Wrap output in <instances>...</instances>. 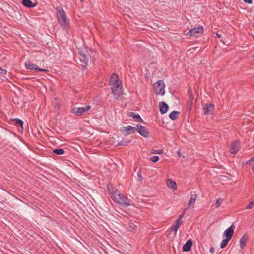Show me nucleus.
Returning a JSON list of instances; mask_svg holds the SVG:
<instances>
[{
  "instance_id": "aec40b11",
  "label": "nucleus",
  "mask_w": 254,
  "mask_h": 254,
  "mask_svg": "<svg viewBox=\"0 0 254 254\" xmlns=\"http://www.w3.org/2000/svg\"><path fill=\"white\" fill-rule=\"evenodd\" d=\"M248 240V236L244 234L240 240V246L242 249H244L246 246V242Z\"/></svg>"
},
{
  "instance_id": "4468645a",
  "label": "nucleus",
  "mask_w": 254,
  "mask_h": 254,
  "mask_svg": "<svg viewBox=\"0 0 254 254\" xmlns=\"http://www.w3.org/2000/svg\"><path fill=\"white\" fill-rule=\"evenodd\" d=\"M214 106L212 104H206L203 108L204 113L205 115H211L213 113Z\"/></svg>"
},
{
  "instance_id": "4be33fe9",
  "label": "nucleus",
  "mask_w": 254,
  "mask_h": 254,
  "mask_svg": "<svg viewBox=\"0 0 254 254\" xmlns=\"http://www.w3.org/2000/svg\"><path fill=\"white\" fill-rule=\"evenodd\" d=\"M179 114V111H174L170 113L169 117L171 120H175L178 118Z\"/></svg>"
},
{
  "instance_id": "7ed1b4c3",
  "label": "nucleus",
  "mask_w": 254,
  "mask_h": 254,
  "mask_svg": "<svg viewBox=\"0 0 254 254\" xmlns=\"http://www.w3.org/2000/svg\"><path fill=\"white\" fill-rule=\"evenodd\" d=\"M156 94L163 95L165 93V84L163 80L156 82L153 85Z\"/></svg>"
},
{
  "instance_id": "f03ea898",
  "label": "nucleus",
  "mask_w": 254,
  "mask_h": 254,
  "mask_svg": "<svg viewBox=\"0 0 254 254\" xmlns=\"http://www.w3.org/2000/svg\"><path fill=\"white\" fill-rule=\"evenodd\" d=\"M57 18L60 24L61 27L64 30H68L70 27L69 21L66 15L65 12L61 6L56 8Z\"/></svg>"
},
{
  "instance_id": "f704fd0d",
  "label": "nucleus",
  "mask_w": 254,
  "mask_h": 254,
  "mask_svg": "<svg viewBox=\"0 0 254 254\" xmlns=\"http://www.w3.org/2000/svg\"><path fill=\"white\" fill-rule=\"evenodd\" d=\"M7 73V71L5 69H2L0 67V74L1 75H5Z\"/></svg>"
},
{
  "instance_id": "f3484780",
  "label": "nucleus",
  "mask_w": 254,
  "mask_h": 254,
  "mask_svg": "<svg viewBox=\"0 0 254 254\" xmlns=\"http://www.w3.org/2000/svg\"><path fill=\"white\" fill-rule=\"evenodd\" d=\"M159 106L160 108V112L162 114H165L169 109L168 105L164 102H160Z\"/></svg>"
},
{
  "instance_id": "0eeeda50",
  "label": "nucleus",
  "mask_w": 254,
  "mask_h": 254,
  "mask_svg": "<svg viewBox=\"0 0 254 254\" xmlns=\"http://www.w3.org/2000/svg\"><path fill=\"white\" fill-rule=\"evenodd\" d=\"M124 136L135 134L136 132V127L130 125L122 127L120 129Z\"/></svg>"
},
{
  "instance_id": "a19ab883",
  "label": "nucleus",
  "mask_w": 254,
  "mask_h": 254,
  "mask_svg": "<svg viewBox=\"0 0 254 254\" xmlns=\"http://www.w3.org/2000/svg\"><path fill=\"white\" fill-rule=\"evenodd\" d=\"M216 34H217V36L218 37H221V35H219V34H218V33H217Z\"/></svg>"
},
{
  "instance_id": "20e7f679",
  "label": "nucleus",
  "mask_w": 254,
  "mask_h": 254,
  "mask_svg": "<svg viewBox=\"0 0 254 254\" xmlns=\"http://www.w3.org/2000/svg\"><path fill=\"white\" fill-rule=\"evenodd\" d=\"M87 51L83 49L78 50L79 59L82 66H86L89 61V56L87 54Z\"/></svg>"
},
{
  "instance_id": "f8f14e48",
  "label": "nucleus",
  "mask_w": 254,
  "mask_h": 254,
  "mask_svg": "<svg viewBox=\"0 0 254 254\" xmlns=\"http://www.w3.org/2000/svg\"><path fill=\"white\" fill-rule=\"evenodd\" d=\"M234 233V226L232 224L228 228L225 230L224 236L226 238L231 240Z\"/></svg>"
},
{
  "instance_id": "c85d7f7f",
  "label": "nucleus",
  "mask_w": 254,
  "mask_h": 254,
  "mask_svg": "<svg viewBox=\"0 0 254 254\" xmlns=\"http://www.w3.org/2000/svg\"><path fill=\"white\" fill-rule=\"evenodd\" d=\"M246 164L251 166V169L254 171V157L248 160Z\"/></svg>"
},
{
  "instance_id": "f257e3e1",
  "label": "nucleus",
  "mask_w": 254,
  "mask_h": 254,
  "mask_svg": "<svg viewBox=\"0 0 254 254\" xmlns=\"http://www.w3.org/2000/svg\"><path fill=\"white\" fill-rule=\"evenodd\" d=\"M107 188L108 191L112 195L116 202L124 207L130 205V200L121 194L116 188L113 187L111 184H108Z\"/></svg>"
},
{
  "instance_id": "5701e85b",
  "label": "nucleus",
  "mask_w": 254,
  "mask_h": 254,
  "mask_svg": "<svg viewBox=\"0 0 254 254\" xmlns=\"http://www.w3.org/2000/svg\"><path fill=\"white\" fill-rule=\"evenodd\" d=\"M131 142V140L122 139L121 141L118 142L116 146L123 145L127 146Z\"/></svg>"
},
{
  "instance_id": "ddd939ff",
  "label": "nucleus",
  "mask_w": 254,
  "mask_h": 254,
  "mask_svg": "<svg viewBox=\"0 0 254 254\" xmlns=\"http://www.w3.org/2000/svg\"><path fill=\"white\" fill-rule=\"evenodd\" d=\"M193 96L191 89L189 88L188 91V100L187 103V108L189 112L191 110V106L193 104Z\"/></svg>"
},
{
  "instance_id": "412c9836",
  "label": "nucleus",
  "mask_w": 254,
  "mask_h": 254,
  "mask_svg": "<svg viewBox=\"0 0 254 254\" xmlns=\"http://www.w3.org/2000/svg\"><path fill=\"white\" fill-rule=\"evenodd\" d=\"M128 116L129 117H132L137 122H143V119L141 118V117L140 116V115L138 114H136L135 113H134L133 112H128Z\"/></svg>"
},
{
  "instance_id": "37998d69",
  "label": "nucleus",
  "mask_w": 254,
  "mask_h": 254,
  "mask_svg": "<svg viewBox=\"0 0 254 254\" xmlns=\"http://www.w3.org/2000/svg\"><path fill=\"white\" fill-rule=\"evenodd\" d=\"M81 1H83L84 0H80Z\"/></svg>"
},
{
  "instance_id": "bb28decb",
  "label": "nucleus",
  "mask_w": 254,
  "mask_h": 254,
  "mask_svg": "<svg viewBox=\"0 0 254 254\" xmlns=\"http://www.w3.org/2000/svg\"><path fill=\"white\" fill-rule=\"evenodd\" d=\"M230 240L227 238L223 239L220 243V248L221 249L225 248Z\"/></svg>"
},
{
  "instance_id": "72a5a7b5",
  "label": "nucleus",
  "mask_w": 254,
  "mask_h": 254,
  "mask_svg": "<svg viewBox=\"0 0 254 254\" xmlns=\"http://www.w3.org/2000/svg\"><path fill=\"white\" fill-rule=\"evenodd\" d=\"M254 206V201H251L250 203L246 207L247 209H250L253 208Z\"/></svg>"
},
{
  "instance_id": "2f4dec72",
  "label": "nucleus",
  "mask_w": 254,
  "mask_h": 254,
  "mask_svg": "<svg viewBox=\"0 0 254 254\" xmlns=\"http://www.w3.org/2000/svg\"><path fill=\"white\" fill-rule=\"evenodd\" d=\"M179 227V224H174V225L171 226V230L174 231L176 232Z\"/></svg>"
},
{
  "instance_id": "a878e982",
  "label": "nucleus",
  "mask_w": 254,
  "mask_h": 254,
  "mask_svg": "<svg viewBox=\"0 0 254 254\" xmlns=\"http://www.w3.org/2000/svg\"><path fill=\"white\" fill-rule=\"evenodd\" d=\"M137 228V226L135 223L130 222L129 223V226L128 227V230L130 231H133L135 230Z\"/></svg>"
},
{
  "instance_id": "2eb2a0df",
  "label": "nucleus",
  "mask_w": 254,
  "mask_h": 254,
  "mask_svg": "<svg viewBox=\"0 0 254 254\" xmlns=\"http://www.w3.org/2000/svg\"><path fill=\"white\" fill-rule=\"evenodd\" d=\"M110 84L111 86L120 83V81L119 80V76L116 73H113L111 75V78L109 80Z\"/></svg>"
},
{
  "instance_id": "7c9ffc66",
  "label": "nucleus",
  "mask_w": 254,
  "mask_h": 254,
  "mask_svg": "<svg viewBox=\"0 0 254 254\" xmlns=\"http://www.w3.org/2000/svg\"><path fill=\"white\" fill-rule=\"evenodd\" d=\"M164 152V151L163 149H160V150H152V153L153 154H162Z\"/></svg>"
},
{
  "instance_id": "c756f323",
  "label": "nucleus",
  "mask_w": 254,
  "mask_h": 254,
  "mask_svg": "<svg viewBox=\"0 0 254 254\" xmlns=\"http://www.w3.org/2000/svg\"><path fill=\"white\" fill-rule=\"evenodd\" d=\"M223 200L221 198H219L216 200L215 207L218 208L223 202Z\"/></svg>"
},
{
  "instance_id": "4c0bfd02",
  "label": "nucleus",
  "mask_w": 254,
  "mask_h": 254,
  "mask_svg": "<svg viewBox=\"0 0 254 254\" xmlns=\"http://www.w3.org/2000/svg\"><path fill=\"white\" fill-rule=\"evenodd\" d=\"M243 0L245 3H247L248 4L252 3V0Z\"/></svg>"
},
{
  "instance_id": "473e14b6",
  "label": "nucleus",
  "mask_w": 254,
  "mask_h": 254,
  "mask_svg": "<svg viewBox=\"0 0 254 254\" xmlns=\"http://www.w3.org/2000/svg\"><path fill=\"white\" fill-rule=\"evenodd\" d=\"M159 157L158 156H153L150 158V160L152 162H156L159 160Z\"/></svg>"
},
{
  "instance_id": "b1692460",
  "label": "nucleus",
  "mask_w": 254,
  "mask_h": 254,
  "mask_svg": "<svg viewBox=\"0 0 254 254\" xmlns=\"http://www.w3.org/2000/svg\"><path fill=\"white\" fill-rule=\"evenodd\" d=\"M168 184L167 186L168 188L170 189H176V183L175 182L171 180V179H168Z\"/></svg>"
},
{
  "instance_id": "6e6552de",
  "label": "nucleus",
  "mask_w": 254,
  "mask_h": 254,
  "mask_svg": "<svg viewBox=\"0 0 254 254\" xmlns=\"http://www.w3.org/2000/svg\"><path fill=\"white\" fill-rule=\"evenodd\" d=\"M25 66L26 69L31 70H34L35 72H42V71H45V72L48 71V70L40 68L36 64H35L33 63H31L30 62H25Z\"/></svg>"
},
{
  "instance_id": "c9c22d12",
  "label": "nucleus",
  "mask_w": 254,
  "mask_h": 254,
  "mask_svg": "<svg viewBox=\"0 0 254 254\" xmlns=\"http://www.w3.org/2000/svg\"><path fill=\"white\" fill-rule=\"evenodd\" d=\"M137 176H138V178H139V181L141 182V181H142V180L143 178H142V175H141V172H140V171H139V172H138V173H137Z\"/></svg>"
},
{
  "instance_id": "cd10ccee",
  "label": "nucleus",
  "mask_w": 254,
  "mask_h": 254,
  "mask_svg": "<svg viewBox=\"0 0 254 254\" xmlns=\"http://www.w3.org/2000/svg\"><path fill=\"white\" fill-rule=\"evenodd\" d=\"M14 123L16 126H20L23 128V122L19 119H15L13 120Z\"/></svg>"
},
{
  "instance_id": "39448f33",
  "label": "nucleus",
  "mask_w": 254,
  "mask_h": 254,
  "mask_svg": "<svg viewBox=\"0 0 254 254\" xmlns=\"http://www.w3.org/2000/svg\"><path fill=\"white\" fill-rule=\"evenodd\" d=\"M111 89L116 99L120 97V96L123 94V87L121 81H120L119 84L112 85Z\"/></svg>"
},
{
  "instance_id": "dca6fc26",
  "label": "nucleus",
  "mask_w": 254,
  "mask_h": 254,
  "mask_svg": "<svg viewBox=\"0 0 254 254\" xmlns=\"http://www.w3.org/2000/svg\"><path fill=\"white\" fill-rule=\"evenodd\" d=\"M192 240L189 239L183 246L182 249L183 252H189L191 250L192 246Z\"/></svg>"
},
{
  "instance_id": "6ab92c4d",
  "label": "nucleus",
  "mask_w": 254,
  "mask_h": 254,
  "mask_svg": "<svg viewBox=\"0 0 254 254\" xmlns=\"http://www.w3.org/2000/svg\"><path fill=\"white\" fill-rule=\"evenodd\" d=\"M197 198V194H195L192 195L191 196V198L189 200L187 207L186 208V209H189L192 206H193Z\"/></svg>"
},
{
  "instance_id": "1a4fd4ad",
  "label": "nucleus",
  "mask_w": 254,
  "mask_h": 254,
  "mask_svg": "<svg viewBox=\"0 0 254 254\" xmlns=\"http://www.w3.org/2000/svg\"><path fill=\"white\" fill-rule=\"evenodd\" d=\"M203 28L202 26L195 27L190 30L187 34L189 37H197L198 34L203 33Z\"/></svg>"
},
{
  "instance_id": "423d86ee",
  "label": "nucleus",
  "mask_w": 254,
  "mask_h": 254,
  "mask_svg": "<svg viewBox=\"0 0 254 254\" xmlns=\"http://www.w3.org/2000/svg\"><path fill=\"white\" fill-rule=\"evenodd\" d=\"M91 109V106L89 105L83 107H75L71 110V113L75 114L77 116H80L83 115L85 113Z\"/></svg>"
},
{
  "instance_id": "79ce46f5",
  "label": "nucleus",
  "mask_w": 254,
  "mask_h": 254,
  "mask_svg": "<svg viewBox=\"0 0 254 254\" xmlns=\"http://www.w3.org/2000/svg\"><path fill=\"white\" fill-rule=\"evenodd\" d=\"M178 154L179 156H181L180 153L179 152H178Z\"/></svg>"
},
{
  "instance_id": "a211bd4d",
  "label": "nucleus",
  "mask_w": 254,
  "mask_h": 254,
  "mask_svg": "<svg viewBox=\"0 0 254 254\" xmlns=\"http://www.w3.org/2000/svg\"><path fill=\"white\" fill-rule=\"evenodd\" d=\"M21 3L27 8H33L36 6V3H33L30 0H22Z\"/></svg>"
},
{
  "instance_id": "ea45409f",
  "label": "nucleus",
  "mask_w": 254,
  "mask_h": 254,
  "mask_svg": "<svg viewBox=\"0 0 254 254\" xmlns=\"http://www.w3.org/2000/svg\"><path fill=\"white\" fill-rule=\"evenodd\" d=\"M214 251V248H213V247H211V248H210L209 252H211V253H212V252H213Z\"/></svg>"
},
{
  "instance_id": "e433bc0d",
  "label": "nucleus",
  "mask_w": 254,
  "mask_h": 254,
  "mask_svg": "<svg viewBox=\"0 0 254 254\" xmlns=\"http://www.w3.org/2000/svg\"><path fill=\"white\" fill-rule=\"evenodd\" d=\"M186 210H187V209H185L184 210L183 213L181 215H180L179 217L178 218V219H179L181 220V219L182 218V217H183L184 216V214H185V211H186Z\"/></svg>"
},
{
  "instance_id": "58836bf2",
  "label": "nucleus",
  "mask_w": 254,
  "mask_h": 254,
  "mask_svg": "<svg viewBox=\"0 0 254 254\" xmlns=\"http://www.w3.org/2000/svg\"><path fill=\"white\" fill-rule=\"evenodd\" d=\"M182 223V222L180 221V220L178 218L175 222V224H179V225L180 224H181Z\"/></svg>"
},
{
  "instance_id": "393cba45",
  "label": "nucleus",
  "mask_w": 254,
  "mask_h": 254,
  "mask_svg": "<svg viewBox=\"0 0 254 254\" xmlns=\"http://www.w3.org/2000/svg\"><path fill=\"white\" fill-rule=\"evenodd\" d=\"M53 153L57 155H63L64 153V150L63 148H57L53 150Z\"/></svg>"
},
{
  "instance_id": "9d476101",
  "label": "nucleus",
  "mask_w": 254,
  "mask_h": 254,
  "mask_svg": "<svg viewBox=\"0 0 254 254\" xmlns=\"http://www.w3.org/2000/svg\"><path fill=\"white\" fill-rule=\"evenodd\" d=\"M136 131L145 138H147L149 136V132L148 129L140 124L136 126Z\"/></svg>"
},
{
  "instance_id": "9b49d317",
  "label": "nucleus",
  "mask_w": 254,
  "mask_h": 254,
  "mask_svg": "<svg viewBox=\"0 0 254 254\" xmlns=\"http://www.w3.org/2000/svg\"><path fill=\"white\" fill-rule=\"evenodd\" d=\"M240 142L238 140L233 141L229 147V152L232 154H236L240 148Z\"/></svg>"
}]
</instances>
